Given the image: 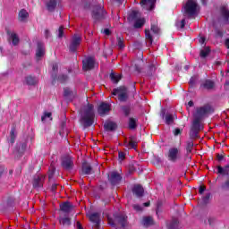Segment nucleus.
<instances>
[{"instance_id":"nucleus-1","label":"nucleus","mask_w":229,"mask_h":229,"mask_svg":"<svg viewBox=\"0 0 229 229\" xmlns=\"http://www.w3.org/2000/svg\"><path fill=\"white\" fill-rule=\"evenodd\" d=\"M94 117H96L94 114V105L88 103V105L84 106L83 113L81 116V122L84 128H90V126L94 124Z\"/></svg>"},{"instance_id":"nucleus-2","label":"nucleus","mask_w":229,"mask_h":229,"mask_svg":"<svg viewBox=\"0 0 229 229\" xmlns=\"http://www.w3.org/2000/svg\"><path fill=\"white\" fill-rule=\"evenodd\" d=\"M113 96H117L118 101L120 103H126L128 101V98L130 96L128 95V88L125 86H120L118 88H115L112 91Z\"/></svg>"},{"instance_id":"nucleus-3","label":"nucleus","mask_w":229,"mask_h":229,"mask_svg":"<svg viewBox=\"0 0 229 229\" xmlns=\"http://www.w3.org/2000/svg\"><path fill=\"white\" fill-rule=\"evenodd\" d=\"M213 112L214 109L212 108V106L206 104L203 106L198 107L196 109V113L193 114V118L203 121V117H205V115L208 114H212Z\"/></svg>"},{"instance_id":"nucleus-4","label":"nucleus","mask_w":229,"mask_h":229,"mask_svg":"<svg viewBox=\"0 0 229 229\" xmlns=\"http://www.w3.org/2000/svg\"><path fill=\"white\" fill-rule=\"evenodd\" d=\"M106 15V11L103 8V5H94L92 10V19L94 21H101L105 19V16Z\"/></svg>"},{"instance_id":"nucleus-5","label":"nucleus","mask_w":229,"mask_h":229,"mask_svg":"<svg viewBox=\"0 0 229 229\" xmlns=\"http://www.w3.org/2000/svg\"><path fill=\"white\" fill-rule=\"evenodd\" d=\"M198 12V4L193 0H188L184 5V14L192 17Z\"/></svg>"},{"instance_id":"nucleus-6","label":"nucleus","mask_w":229,"mask_h":229,"mask_svg":"<svg viewBox=\"0 0 229 229\" xmlns=\"http://www.w3.org/2000/svg\"><path fill=\"white\" fill-rule=\"evenodd\" d=\"M82 69L83 71H93L96 69V57L88 56L82 60Z\"/></svg>"},{"instance_id":"nucleus-7","label":"nucleus","mask_w":229,"mask_h":229,"mask_svg":"<svg viewBox=\"0 0 229 229\" xmlns=\"http://www.w3.org/2000/svg\"><path fill=\"white\" fill-rule=\"evenodd\" d=\"M81 44V36L79 34H74L72 37V40L69 45V50L71 53H76L78 51V47H80Z\"/></svg>"},{"instance_id":"nucleus-8","label":"nucleus","mask_w":229,"mask_h":229,"mask_svg":"<svg viewBox=\"0 0 229 229\" xmlns=\"http://www.w3.org/2000/svg\"><path fill=\"white\" fill-rule=\"evenodd\" d=\"M61 167L64 169V171H72L74 167V161L71 156H64L61 158Z\"/></svg>"},{"instance_id":"nucleus-9","label":"nucleus","mask_w":229,"mask_h":229,"mask_svg":"<svg viewBox=\"0 0 229 229\" xmlns=\"http://www.w3.org/2000/svg\"><path fill=\"white\" fill-rule=\"evenodd\" d=\"M167 158L169 162H173L174 164L180 160V148H170L167 152Z\"/></svg>"},{"instance_id":"nucleus-10","label":"nucleus","mask_w":229,"mask_h":229,"mask_svg":"<svg viewBox=\"0 0 229 229\" xmlns=\"http://www.w3.org/2000/svg\"><path fill=\"white\" fill-rule=\"evenodd\" d=\"M108 180L111 185L113 187H115V185H119L121 183V181L123 180V176H121V174L115 171L111 172L108 175Z\"/></svg>"},{"instance_id":"nucleus-11","label":"nucleus","mask_w":229,"mask_h":229,"mask_svg":"<svg viewBox=\"0 0 229 229\" xmlns=\"http://www.w3.org/2000/svg\"><path fill=\"white\" fill-rule=\"evenodd\" d=\"M46 181V176L42 174L35 175L32 181V185L34 189H42L44 187V182Z\"/></svg>"},{"instance_id":"nucleus-12","label":"nucleus","mask_w":229,"mask_h":229,"mask_svg":"<svg viewBox=\"0 0 229 229\" xmlns=\"http://www.w3.org/2000/svg\"><path fill=\"white\" fill-rule=\"evenodd\" d=\"M81 174H82V176L94 174V169L92 168V165H90V163L87 161H83Z\"/></svg>"},{"instance_id":"nucleus-13","label":"nucleus","mask_w":229,"mask_h":229,"mask_svg":"<svg viewBox=\"0 0 229 229\" xmlns=\"http://www.w3.org/2000/svg\"><path fill=\"white\" fill-rule=\"evenodd\" d=\"M157 3V0H141L140 4L143 10H146L147 12H151L152 10H155V4Z\"/></svg>"},{"instance_id":"nucleus-14","label":"nucleus","mask_w":229,"mask_h":229,"mask_svg":"<svg viewBox=\"0 0 229 229\" xmlns=\"http://www.w3.org/2000/svg\"><path fill=\"white\" fill-rule=\"evenodd\" d=\"M114 217L115 223L120 225L122 228H126L128 226V216L126 215H114Z\"/></svg>"},{"instance_id":"nucleus-15","label":"nucleus","mask_w":229,"mask_h":229,"mask_svg":"<svg viewBox=\"0 0 229 229\" xmlns=\"http://www.w3.org/2000/svg\"><path fill=\"white\" fill-rule=\"evenodd\" d=\"M110 110H112V105L106 102H101L98 107V114L99 115H106V114H108Z\"/></svg>"},{"instance_id":"nucleus-16","label":"nucleus","mask_w":229,"mask_h":229,"mask_svg":"<svg viewBox=\"0 0 229 229\" xmlns=\"http://www.w3.org/2000/svg\"><path fill=\"white\" fill-rule=\"evenodd\" d=\"M89 217V221L95 225V228L99 229V226H101V213H92Z\"/></svg>"},{"instance_id":"nucleus-17","label":"nucleus","mask_w":229,"mask_h":229,"mask_svg":"<svg viewBox=\"0 0 229 229\" xmlns=\"http://www.w3.org/2000/svg\"><path fill=\"white\" fill-rule=\"evenodd\" d=\"M216 88V82L212 80L207 79L200 83L199 89L201 90H213Z\"/></svg>"},{"instance_id":"nucleus-18","label":"nucleus","mask_w":229,"mask_h":229,"mask_svg":"<svg viewBox=\"0 0 229 229\" xmlns=\"http://www.w3.org/2000/svg\"><path fill=\"white\" fill-rule=\"evenodd\" d=\"M69 80V76L67 74H52V85H56V81H60V83H65Z\"/></svg>"},{"instance_id":"nucleus-19","label":"nucleus","mask_w":229,"mask_h":229,"mask_svg":"<svg viewBox=\"0 0 229 229\" xmlns=\"http://www.w3.org/2000/svg\"><path fill=\"white\" fill-rule=\"evenodd\" d=\"M74 208V205L71 203L70 201H65L60 204V210L62 212H64V214H70V212H72V209Z\"/></svg>"},{"instance_id":"nucleus-20","label":"nucleus","mask_w":229,"mask_h":229,"mask_svg":"<svg viewBox=\"0 0 229 229\" xmlns=\"http://www.w3.org/2000/svg\"><path fill=\"white\" fill-rule=\"evenodd\" d=\"M44 55H46V48L44 47V43L38 42L37 50H36V58L40 60Z\"/></svg>"},{"instance_id":"nucleus-21","label":"nucleus","mask_w":229,"mask_h":229,"mask_svg":"<svg viewBox=\"0 0 229 229\" xmlns=\"http://www.w3.org/2000/svg\"><path fill=\"white\" fill-rule=\"evenodd\" d=\"M132 194L136 196V198H142V196H144V187L140 184H135L132 187Z\"/></svg>"},{"instance_id":"nucleus-22","label":"nucleus","mask_w":229,"mask_h":229,"mask_svg":"<svg viewBox=\"0 0 229 229\" xmlns=\"http://www.w3.org/2000/svg\"><path fill=\"white\" fill-rule=\"evenodd\" d=\"M161 117L165 119V124H173L174 123V116L171 114H165V109L161 110Z\"/></svg>"},{"instance_id":"nucleus-23","label":"nucleus","mask_w":229,"mask_h":229,"mask_svg":"<svg viewBox=\"0 0 229 229\" xmlns=\"http://www.w3.org/2000/svg\"><path fill=\"white\" fill-rule=\"evenodd\" d=\"M29 17L30 13L26 9H21L18 13V21H20V22H28Z\"/></svg>"},{"instance_id":"nucleus-24","label":"nucleus","mask_w":229,"mask_h":229,"mask_svg":"<svg viewBox=\"0 0 229 229\" xmlns=\"http://www.w3.org/2000/svg\"><path fill=\"white\" fill-rule=\"evenodd\" d=\"M216 169H217L216 174H221L222 176L229 175V165H226L224 167L221 165H218Z\"/></svg>"},{"instance_id":"nucleus-25","label":"nucleus","mask_w":229,"mask_h":229,"mask_svg":"<svg viewBox=\"0 0 229 229\" xmlns=\"http://www.w3.org/2000/svg\"><path fill=\"white\" fill-rule=\"evenodd\" d=\"M7 35L10 36L11 40H13V45L19 46V42L21 39H19V36L15 32L10 31V30L6 29Z\"/></svg>"},{"instance_id":"nucleus-26","label":"nucleus","mask_w":229,"mask_h":229,"mask_svg":"<svg viewBox=\"0 0 229 229\" xmlns=\"http://www.w3.org/2000/svg\"><path fill=\"white\" fill-rule=\"evenodd\" d=\"M104 130L106 131H115L117 130V123L114 122H106L104 124Z\"/></svg>"},{"instance_id":"nucleus-27","label":"nucleus","mask_w":229,"mask_h":229,"mask_svg":"<svg viewBox=\"0 0 229 229\" xmlns=\"http://www.w3.org/2000/svg\"><path fill=\"white\" fill-rule=\"evenodd\" d=\"M141 225L148 228V226H153V225H155V222L153 221L152 216H145L141 220Z\"/></svg>"},{"instance_id":"nucleus-28","label":"nucleus","mask_w":229,"mask_h":229,"mask_svg":"<svg viewBox=\"0 0 229 229\" xmlns=\"http://www.w3.org/2000/svg\"><path fill=\"white\" fill-rule=\"evenodd\" d=\"M191 128L192 130L201 131V120H199V118H194Z\"/></svg>"},{"instance_id":"nucleus-29","label":"nucleus","mask_w":229,"mask_h":229,"mask_svg":"<svg viewBox=\"0 0 229 229\" xmlns=\"http://www.w3.org/2000/svg\"><path fill=\"white\" fill-rule=\"evenodd\" d=\"M192 149H194V140H188L186 141V153L187 155H191L192 153Z\"/></svg>"},{"instance_id":"nucleus-30","label":"nucleus","mask_w":229,"mask_h":229,"mask_svg":"<svg viewBox=\"0 0 229 229\" xmlns=\"http://www.w3.org/2000/svg\"><path fill=\"white\" fill-rule=\"evenodd\" d=\"M57 4L58 2H56V0H49L47 3V10H48V12H53L54 10H55Z\"/></svg>"},{"instance_id":"nucleus-31","label":"nucleus","mask_w":229,"mask_h":229,"mask_svg":"<svg viewBox=\"0 0 229 229\" xmlns=\"http://www.w3.org/2000/svg\"><path fill=\"white\" fill-rule=\"evenodd\" d=\"M109 78L113 83H119L123 76H121V74H115L114 72H111L109 74Z\"/></svg>"},{"instance_id":"nucleus-32","label":"nucleus","mask_w":229,"mask_h":229,"mask_svg":"<svg viewBox=\"0 0 229 229\" xmlns=\"http://www.w3.org/2000/svg\"><path fill=\"white\" fill-rule=\"evenodd\" d=\"M196 139H199V131L196 129L191 128L190 130V140H196Z\"/></svg>"},{"instance_id":"nucleus-33","label":"nucleus","mask_w":229,"mask_h":229,"mask_svg":"<svg viewBox=\"0 0 229 229\" xmlns=\"http://www.w3.org/2000/svg\"><path fill=\"white\" fill-rule=\"evenodd\" d=\"M129 143H128V148H131V149H137V140H135V136H131L129 137Z\"/></svg>"},{"instance_id":"nucleus-34","label":"nucleus","mask_w":229,"mask_h":229,"mask_svg":"<svg viewBox=\"0 0 229 229\" xmlns=\"http://www.w3.org/2000/svg\"><path fill=\"white\" fill-rule=\"evenodd\" d=\"M116 46H118V49H124L126 46L124 45V38L122 36L116 37Z\"/></svg>"},{"instance_id":"nucleus-35","label":"nucleus","mask_w":229,"mask_h":229,"mask_svg":"<svg viewBox=\"0 0 229 229\" xmlns=\"http://www.w3.org/2000/svg\"><path fill=\"white\" fill-rule=\"evenodd\" d=\"M155 72H157V65H155L154 64H149L147 70V76L151 78Z\"/></svg>"},{"instance_id":"nucleus-36","label":"nucleus","mask_w":229,"mask_h":229,"mask_svg":"<svg viewBox=\"0 0 229 229\" xmlns=\"http://www.w3.org/2000/svg\"><path fill=\"white\" fill-rule=\"evenodd\" d=\"M76 92L72 91L71 88H64V98H74Z\"/></svg>"},{"instance_id":"nucleus-37","label":"nucleus","mask_w":229,"mask_h":229,"mask_svg":"<svg viewBox=\"0 0 229 229\" xmlns=\"http://www.w3.org/2000/svg\"><path fill=\"white\" fill-rule=\"evenodd\" d=\"M26 83L27 85H37V83H38V80H37V77L30 75L26 77Z\"/></svg>"},{"instance_id":"nucleus-38","label":"nucleus","mask_w":229,"mask_h":229,"mask_svg":"<svg viewBox=\"0 0 229 229\" xmlns=\"http://www.w3.org/2000/svg\"><path fill=\"white\" fill-rule=\"evenodd\" d=\"M60 225L63 226H71V218L69 217H61L59 218Z\"/></svg>"},{"instance_id":"nucleus-39","label":"nucleus","mask_w":229,"mask_h":229,"mask_svg":"<svg viewBox=\"0 0 229 229\" xmlns=\"http://www.w3.org/2000/svg\"><path fill=\"white\" fill-rule=\"evenodd\" d=\"M137 128V119L131 117L129 119V130H135Z\"/></svg>"},{"instance_id":"nucleus-40","label":"nucleus","mask_w":229,"mask_h":229,"mask_svg":"<svg viewBox=\"0 0 229 229\" xmlns=\"http://www.w3.org/2000/svg\"><path fill=\"white\" fill-rule=\"evenodd\" d=\"M145 38L149 42V44H153V36L149 30H145Z\"/></svg>"},{"instance_id":"nucleus-41","label":"nucleus","mask_w":229,"mask_h":229,"mask_svg":"<svg viewBox=\"0 0 229 229\" xmlns=\"http://www.w3.org/2000/svg\"><path fill=\"white\" fill-rule=\"evenodd\" d=\"M121 108L125 117H128V115H130V113L131 112V107H130V106H122Z\"/></svg>"},{"instance_id":"nucleus-42","label":"nucleus","mask_w":229,"mask_h":229,"mask_svg":"<svg viewBox=\"0 0 229 229\" xmlns=\"http://www.w3.org/2000/svg\"><path fill=\"white\" fill-rule=\"evenodd\" d=\"M178 220L176 218H173L172 222L168 225V229H178Z\"/></svg>"},{"instance_id":"nucleus-43","label":"nucleus","mask_w":229,"mask_h":229,"mask_svg":"<svg viewBox=\"0 0 229 229\" xmlns=\"http://www.w3.org/2000/svg\"><path fill=\"white\" fill-rule=\"evenodd\" d=\"M221 14L224 17V19L228 21V19H229V10L226 9V7H221Z\"/></svg>"},{"instance_id":"nucleus-44","label":"nucleus","mask_w":229,"mask_h":229,"mask_svg":"<svg viewBox=\"0 0 229 229\" xmlns=\"http://www.w3.org/2000/svg\"><path fill=\"white\" fill-rule=\"evenodd\" d=\"M209 54H210V48L206 47L205 49L200 50V58H207V56H208Z\"/></svg>"},{"instance_id":"nucleus-45","label":"nucleus","mask_w":229,"mask_h":229,"mask_svg":"<svg viewBox=\"0 0 229 229\" xmlns=\"http://www.w3.org/2000/svg\"><path fill=\"white\" fill-rule=\"evenodd\" d=\"M145 21L142 19H138L136 20V21L134 22V28L136 29H140L141 27L144 26Z\"/></svg>"},{"instance_id":"nucleus-46","label":"nucleus","mask_w":229,"mask_h":229,"mask_svg":"<svg viewBox=\"0 0 229 229\" xmlns=\"http://www.w3.org/2000/svg\"><path fill=\"white\" fill-rule=\"evenodd\" d=\"M151 31L155 34V35H160V28H158V25L157 24H151Z\"/></svg>"},{"instance_id":"nucleus-47","label":"nucleus","mask_w":229,"mask_h":229,"mask_svg":"<svg viewBox=\"0 0 229 229\" xmlns=\"http://www.w3.org/2000/svg\"><path fill=\"white\" fill-rule=\"evenodd\" d=\"M55 171H56V168L55 167V165H53V164H51L48 173L49 180H52L53 176H55Z\"/></svg>"},{"instance_id":"nucleus-48","label":"nucleus","mask_w":229,"mask_h":229,"mask_svg":"<svg viewBox=\"0 0 229 229\" xmlns=\"http://www.w3.org/2000/svg\"><path fill=\"white\" fill-rule=\"evenodd\" d=\"M10 137H11V140H10L11 144H14L15 143V127H13L11 129Z\"/></svg>"},{"instance_id":"nucleus-49","label":"nucleus","mask_w":229,"mask_h":229,"mask_svg":"<svg viewBox=\"0 0 229 229\" xmlns=\"http://www.w3.org/2000/svg\"><path fill=\"white\" fill-rule=\"evenodd\" d=\"M177 30H183L185 28V19H182L181 21L175 23Z\"/></svg>"},{"instance_id":"nucleus-50","label":"nucleus","mask_w":229,"mask_h":229,"mask_svg":"<svg viewBox=\"0 0 229 229\" xmlns=\"http://www.w3.org/2000/svg\"><path fill=\"white\" fill-rule=\"evenodd\" d=\"M26 148H28V145L26 143L20 144V147H19V149H18V153L20 155H22V153H24V151H26Z\"/></svg>"},{"instance_id":"nucleus-51","label":"nucleus","mask_w":229,"mask_h":229,"mask_svg":"<svg viewBox=\"0 0 229 229\" xmlns=\"http://www.w3.org/2000/svg\"><path fill=\"white\" fill-rule=\"evenodd\" d=\"M221 187L224 191H229V175L227 176L225 182L222 183Z\"/></svg>"},{"instance_id":"nucleus-52","label":"nucleus","mask_w":229,"mask_h":229,"mask_svg":"<svg viewBox=\"0 0 229 229\" xmlns=\"http://www.w3.org/2000/svg\"><path fill=\"white\" fill-rule=\"evenodd\" d=\"M108 221V225H110V226H112L113 228H117V222H115V218H107Z\"/></svg>"},{"instance_id":"nucleus-53","label":"nucleus","mask_w":229,"mask_h":229,"mask_svg":"<svg viewBox=\"0 0 229 229\" xmlns=\"http://www.w3.org/2000/svg\"><path fill=\"white\" fill-rule=\"evenodd\" d=\"M210 196H212L211 193H206V195L202 198V203L204 205H207V203H208V201L210 200Z\"/></svg>"},{"instance_id":"nucleus-54","label":"nucleus","mask_w":229,"mask_h":229,"mask_svg":"<svg viewBox=\"0 0 229 229\" xmlns=\"http://www.w3.org/2000/svg\"><path fill=\"white\" fill-rule=\"evenodd\" d=\"M183 131V129H180V128H175L173 131V133L174 135V137H178V135H182V132Z\"/></svg>"},{"instance_id":"nucleus-55","label":"nucleus","mask_w":229,"mask_h":229,"mask_svg":"<svg viewBox=\"0 0 229 229\" xmlns=\"http://www.w3.org/2000/svg\"><path fill=\"white\" fill-rule=\"evenodd\" d=\"M139 17V13L137 11H132L130 14V19L135 21Z\"/></svg>"},{"instance_id":"nucleus-56","label":"nucleus","mask_w":229,"mask_h":229,"mask_svg":"<svg viewBox=\"0 0 229 229\" xmlns=\"http://www.w3.org/2000/svg\"><path fill=\"white\" fill-rule=\"evenodd\" d=\"M52 115H53L52 113L45 112L44 115L41 116V121H42V123H44V121H46V118H47V117L51 118Z\"/></svg>"},{"instance_id":"nucleus-57","label":"nucleus","mask_w":229,"mask_h":229,"mask_svg":"<svg viewBox=\"0 0 229 229\" xmlns=\"http://www.w3.org/2000/svg\"><path fill=\"white\" fill-rule=\"evenodd\" d=\"M58 38H64V26H60L58 29Z\"/></svg>"},{"instance_id":"nucleus-58","label":"nucleus","mask_w":229,"mask_h":229,"mask_svg":"<svg viewBox=\"0 0 229 229\" xmlns=\"http://www.w3.org/2000/svg\"><path fill=\"white\" fill-rule=\"evenodd\" d=\"M132 208L136 210V212H142V207L139 204H134Z\"/></svg>"},{"instance_id":"nucleus-59","label":"nucleus","mask_w":229,"mask_h":229,"mask_svg":"<svg viewBox=\"0 0 229 229\" xmlns=\"http://www.w3.org/2000/svg\"><path fill=\"white\" fill-rule=\"evenodd\" d=\"M118 158L119 160H124V158H126V154H124V152L120 151L118 153Z\"/></svg>"},{"instance_id":"nucleus-60","label":"nucleus","mask_w":229,"mask_h":229,"mask_svg":"<svg viewBox=\"0 0 229 229\" xmlns=\"http://www.w3.org/2000/svg\"><path fill=\"white\" fill-rule=\"evenodd\" d=\"M52 70L54 71L55 74H56V72H58V64H54L52 65Z\"/></svg>"},{"instance_id":"nucleus-61","label":"nucleus","mask_w":229,"mask_h":229,"mask_svg":"<svg viewBox=\"0 0 229 229\" xmlns=\"http://www.w3.org/2000/svg\"><path fill=\"white\" fill-rule=\"evenodd\" d=\"M223 31H221L220 30H216V36L219 37V38H223Z\"/></svg>"},{"instance_id":"nucleus-62","label":"nucleus","mask_w":229,"mask_h":229,"mask_svg":"<svg viewBox=\"0 0 229 229\" xmlns=\"http://www.w3.org/2000/svg\"><path fill=\"white\" fill-rule=\"evenodd\" d=\"M103 33L107 37H110V35H112V31H110V29H104Z\"/></svg>"},{"instance_id":"nucleus-63","label":"nucleus","mask_w":229,"mask_h":229,"mask_svg":"<svg viewBox=\"0 0 229 229\" xmlns=\"http://www.w3.org/2000/svg\"><path fill=\"white\" fill-rule=\"evenodd\" d=\"M206 189H207V187H205V186H199V193L203 194V192H205Z\"/></svg>"},{"instance_id":"nucleus-64","label":"nucleus","mask_w":229,"mask_h":229,"mask_svg":"<svg viewBox=\"0 0 229 229\" xmlns=\"http://www.w3.org/2000/svg\"><path fill=\"white\" fill-rule=\"evenodd\" d=\"M57 187H58V184H56V183L52 184V186H51L52 192H56Z\"/></svg>"}]
</instances>
